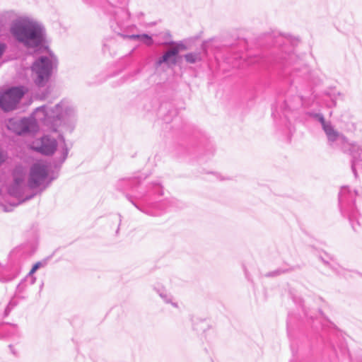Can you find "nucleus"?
Masks as SVG:
<instances>
[{"mask_svg": "<svg viewBox=\"0 0 362 362\" xmlns=\"http://www.w3.org/2000/svg\"><path fill=\"white\" fill-rule=\"evenodd\" d=\"M4 50V46L3 45H0V57L2 55Z\"/></svg>", "mask_w": 362, "mask_h": 362, "instance_id": "ddd939ff", "label": "nucleus"}, {"mask_svg": "<svg viewBox=\"0 0 362 362\" xmlns=\"http://www.w3.org/2000/svg\"><path fill=\"white\" fill-rule=\"evenodd\" d=\"M19 124H20V123L18 121L11 119L8 120L7 127L9 129L12 130L15 133L21 134V131L18 128Z\"/></svg>", "mask_w": 362, "mask_h": 362, "instance_id": "1a4fd4ad", "label": "nucleus"}, {"mask_svg": "<svg viewBox=\"0 0 362 362\" xmlns=\"http://www.w3.org/2000/svg\"><path fill=\"white\" fill-rule=\"evenodd\" d=\"M25 94L22 88H12L1 93L0 107L4 111L14 110Z\"/></svg>", "mask_w": 362, "mask_h": 362, "instance_id": "f03ea898", "label": "nucleus"}, {"mask_svg": "<svg viewBox=\"0 0 362 362\" xmlns=\"http://www.w3.org/2000/svg\"><path fill=\"white\" fill-rule=\"evenodd\" d=\"M48 175L47 167L42 163H36L30 168L28 185L35 188L42 185Z\"/></svg>", "mask_w": 362, "mask_h": 362, "instance_id": "20e7f679", "label": "nucleus"}, {"mask_svg": "<svg viewBox=\"0 0 362 362\" xmlns=\"http://www.w3.org/2000/svg\"><path fill=\"white\" fill-rule=\"evenodd\" d=\"M6 159V155L2 151L0 150V165L4 162H5Z\"/></svg>", "mask_w": 362, "mask_h": 362, "instance_id": "f8f14e48", "label": "nucleus"}, {"mask_svg": "<svg viewBox=\"0 0 362 362\" xmlns=\"http://www.w3.org/2000/svg\"><path fill=\"white\" fill-rule=\"evenodd\" d=\"M185 59L187 61V62L193 64V63L196 62L197 60H199V54H197V53L191 52V53H188V54H185Z\"/></svg>", "mask_w": 362, "mask_h": 362, "instance_id": "9d476101", "label": "nucleus"}, {"mask_svg": "<svg viewBox=\"0 0 362 362\" xmlns=\"http://www.w3.org/2000/svg\"><path fill=\"white\" fill-rule=\"evenodd\" d=\"M11 32L18 41L28 47H37L42 42L41 28L32 22L16 23Z\"/></svg>", "mask_w": 362, "mask_h": 362, "instance_id": "f257e3e1", "label": "nucleus"}, {"mask_svg": "<svg viewBox=\"0 0 362 362\" xmlns=\"http://www.w3.org/2000/svg\"><path fill=\"white\" fill-rule=\"evenodd\" d=\"M49 73L50 62L47 57H41L32 66V77L38 86L43 85L48 80Z\"/></svg>", "mask_w": 362, "mask_h": 362, "instance_id": "7ed1b4c3", "label": "nucleus"}, {"mask_svg": "<svg viewBox=\"0 0 362 362\" xmlns=\"http://www.w3.org/2000/svg\"><path fill=\"white\" fill-rule=\"evenodd\" d=\"M320 122L328 139L332 141H335L339 136L338 132L334 129L329 123L326 122L323 118L320 119Z\"/></svg>", "mask_w": 362, "mask_h": 362, "instance_id": "0eeeda50", "label": "nucleus"}, {"mask_svg": "<svg viewBox=\"0 0 362 362\" xmlns=\"http://www.w3.org/2000/svg\"><path fill=\"white\" fill-rule=\"evenodd\" d=\"M171 48L166 52L163 56L158 61V64L166 63L170 65H175L177 62V55L187 49L185 44L182 42L171 43Z\"/></svg>", "mask_w": 362, "mask_h": 362, "instance_id": "423d86ee", "label": "nucleus"}, {"mask_svg": "<svg viewBox=\"0 0 362 362\" xmlns=\"http://www.w3.org/2000/svg\"><path fill=\"white\" fill-rule=\"evenodd\" d=\"M57 144L54 139L49 136H44L33 141L31 148L45 155H51L57 149Z\"/></svg>", "mask_w": 362, "mask_h": 362, "instance_id": "39448f33", "label": "nucleus"}, {"mask_svg": "<svg viewBox=\"0 0 362 362\" xmlns=\"http://www.w3.org/2000/svg\"><path fill=\"white\" fill-rule=\"evenodd\" d=\"M129 39L135 40L138 39L146 45H151L153 44V40L151 37H150L148 35L144 34V35H132L127 36Z\"/></svg>", "mask_w": 362, "mask_h": 362, "instance_id": "6e6552de", "label": "nucleus"}, {"mask_svg": "<svg viewBox=\"0 0 362 362\" xmlns=\"http://www.w3.org/2000/svg\"><path fill=\"white\" fill-rule=\"evenodd\" d=\"M41 266V263L40 262H37L35 263L33 268L31 269V270L30 271V275H32L36 271L37 269Z\"/></svg>", "mask_w": 362, "mask_h": 362, "instance_id": "9b49d317", "label": "nucleus"}]
</instances>
